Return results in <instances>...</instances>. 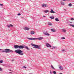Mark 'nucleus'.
<instances>
[{"mask_svg": "<svg viewBox=\"0 0 74 74\" xmlns=\"http://www.w3.org/2000/svg\"><path fill=\"white\" fill-rule=\"evenodd\" d=\"M59 68L60 69V70H63V68L61 66H60V67H59Z\"/></svg>", "mask_w": 74, "mask_h": 74, "instance_id": "16", "label": "nucleus"}, {"mask_svg": "<svg viewBox=\"0 0 74 74\" xmlns=\"http://www.w3.org/2000/svg\"><path fill=\"white\" fill-rule=\"evenodd\" d=\"M51 30L52 32H56V30L55 29H51Z\"/></svg>", "mask_w": 74, "mask_h": 74, "instance_id": "15", "label": "nucleus"}, {"mask_svg": "<svg viewBox=\"0 0 74 74\" xmlns=\"http://www.w3.org/2000/svg\"><path fill=\"white\" fill-rule=\"evenodd\" d=\"M0 5H1V6H3V4H0Z\"/></svg>", "mask_w": 74, "mask_h": 74, "instance_id": "32", "label": "nucleus"}, {"mask_svg": "<svg viewBox=\"0 0 74 74\" xmlns=\"http://www.w3.org/2000/svg\"><path fill=\"white\" fill-rule=\"evenodd\" d=\"M26 49H27V50H30V49H29V48H28V47H27V46L26 48H25Z\"/></svg>", "mask_w": 74, "mask_h": 74, "instance_id": "24", "label": "nucleus"}, {"mask_svg": "<svg viewBox=\"0 0 74 74\" xmlns=\"http://www.w3.org/2000/svg\"><path fill=\"white\" fill-rule=\"evenodd\" d=\"M71 21H74V19L73 18H71Z\"/></svg>", "mask_w": 74, "mask_h": 74, "instance_id": "29", "label": "nucleus"}, {"mask_svg": "<svg viewBox=\"0 0 74 74\" xmlns=\"http://www.w3.org/2000/svg\"><path fill=\"white\" fill-rule=\"evenodd\" d=\"M10 26H11V27H12L13 26V25H11V24H10Z\"/></svg>", "mask_w": 74, "mask_h": 74, "instance_id": "34", "label": "nucleus"}, {"mask_svg": "<svg viewBox=\"0 0 74 74\" xmlns=\"http://www.w3.org/2000/svg\"><path fill=\"white\" fill-rule=\"evenodd\" d=\"M29 28H28L27 27H25L24 28V30H29Z\"/></svg>", "mask_w": 74, "mask_h": 74, "instance_id": "14", "label": "nucleus"}, {"mask_svg": "<svg viewBox=\"0 0 74 74\" xmlns=\"http://www.w3.org/2000/svg\"><path fill=\"white\" fill-rule=\"evenodd\" d=\"M31 18H32V19H34V17H32Z\"/></svg>", "mask_w": 74, "mask_h": 74, "instance_id": "42", "label": "nucleus"}, {"mask_svg": "<svg viewBox=\"0 0 74 74\" xmlns=\"http://www.w3.org/2000/svg\"><path fill=\"white\" fill-rule=\"evenodd\" d=\"M69 25L71 26H72V27H74V25L70 24Z\"/></svg>", "mask_w": 74, "mask_h": 74, "instance_id": "23", "label": "nucleus"}, {"mask_svg": "<svg viewBox=\"0 0 74 74\" xmlns=\"http://www.w3.org/2000/svg\"><path fill=\"white\" fill-rule=\"evenodd\" d=\"M27 47V46H26L24 45L23 46V48H26Z\"/></svg>", "mask_w": 74, "mask_h": 74, "instance_id": "27", "label": "nucleus"}, {"mask_svg": "<svg viewBox=\"0 0 74 74\" xmlns=\"http://www.w3.org/2000/svg\"><path fill=\"white\" fill-rule=\"evenodd\" d=\"M43 39V37H39V38H36V40H42Z\"/></svg>", "mask_w": 74, "mask_h": 74, "instance_id": "8", "label": "nucleus"}, {"mask_svg": "<svg viewBox=\"0 0 74 74\" xmlns=\"http://www.w3.org/2000/svg\"><path fill=\"white\" fill-rule=\"evenodd\" d=\"M9 74H12V72H9Z\"/></svg>", "mask_w": 74, "mask_h": 74, "instance_id": "43", "label": "nucleus"}, {"mask_svg": "<svg viewBox=\"0 0 74 74\" xmlns=\"http://www.w3.org/2000/svg\"><path fill=\"white\" fill-rule=\"evenodd\" d=\"M8 27H10V25H7Z\"/></svg>", "mask_w": 74, "mask_h": 74, "instance_id": "33", "label": "nucleus"}, {"mask_svg": "<svg viewBox=\"0 0 74 74\" xmlns=\"http://www.w3.org/2000/svg\"><path fill=\"white\" fill-rule=\"evenodd\" d=\"M14 60H12V62H13Z\"/></svg>", "mask_w": 74, "mask_h": 74, "instance_id": "45", "label": "nucleus"}, {"mask_svg": "<svg viewBox=\"0 0 74 74\" xmlns=\"http://www.w3.org/2000/svg\"><path fill=\"white\" fill-rule=\"evenodd\" d=\"M27 39L29 40H36V38H27Z\"/></svg>", "mask_w": 74, "mask_h": 74, "instance_id": "7", "label": "nucleus"}, {"mask_svg": "<svg viewBox=\"0 0 74 74\" xmlns=\"http://www.w3.org/2000/svg\"><path fill=\"white\" fill-rule=\"evenodd\" d=\"M65 51V50L64 49L62 50V51L63 52H64V51Z\"/></svg>", "mask_w": 74, "mask_h": 74, "instance_id": "39", "label": "nucleus"}, {"mask_svg": "<svg viewBox=\"0 0 74 74\" xmlns=\"http://www.w3.org/2000/svg\"><path fill=\"white\" fill-rule=\"evenodd\" d=\"M17 15L18 16H19V15H21V14L20 13H18V14H17Z\"/></svg>", "mask_w": 74, "mask_h": 74, "instance_id": "30", "label": "nucleus"}, {"mask_svg": "<svg viewBox=\"0 0 74 74\" xmlns=\"http://www.w3.org/2000/svg\"><path fill=\"white\" fill-rule=\"evenodd\" d=\"M42 7L45 8V7H48V5L47 4H43L42 5Z\"/></svg>", "mask_w": 74, "mask_h": 74, "instance_id": "5", "label": "nucleus"}, {"mask_svg": "<svg viewBox=\"0 0 74 74\" xmlns=\"http://www.w3.org/2000/svg\"><path fill=\"white\" fill-rule=\"evenodd\" d=\"M51 68L53 70H55V69L54 68V67L52 65H51Z\"/></svg>", "mask_w": 74, "mask_h": 74, "instance_id": "21", "label": "nucleus"}, {"mask_svg": "<svg viewBox=\"0 0 74 74\" xmlns=\"http://www.w3.org/2000/svg\"><path fill=\"white\" fill-rule=\"evenodd\" d=\"M50 12L51 13H53V14H54V13H55V12L53 11V10L52 9L51 10V11H50Z\"/></svg>", "mask_w": 74, "mask_h": 74, "instance_id": "11", "label": "nucleus"}, {"mask_svg": "<svg viewBox=\"0 0 74 74\" xmlns=\"http://www.w3.org/2000/svg\"><path fill=\"white\" fill-rule=\"evenodd\" d=\"M62 0V1H67V0Z\"/></svg>", "mask_w": 74, "mask_h": 74, "instance_id": "40", "label": "nucleus"}, {"mask_svg": "<svg viewBox=\"0 0 74 74\" xmlns=\"http://www.w3.org/2000/svg\"><path fill=\"white\" fill-rule=\"evenodd\" d=\"M72 5L71 4V3H69V7H71V6Z\"/></svg>", "mask_w": 74, "mask_h": 74, "instance_id": "25", "label": "nucleus"}, {"mask_svg": "<svg viewBox=\"0 0 74 74\" xmlns=\"http://www.w3.org/2000/svg\"><path fill=\"white\" fill-rule=\"evenodd\" d=\"M55 48H56V47L53 46L52 49H55Z\"/></svg>", "mask_w": 74, "mask_h": 74, "instance_id": "26", "label": "nucleus"}, {"mask_svg": "<svg viewBox=\"0 0 74 74\" xmlns=\"http://www.w3.org/2000/svg\"><path fill=\"white\" fill-rule=\"evenodd\" d=\"M49 11L48 10H46L45 11H44V12L45 13H47V12H49Z\"/></svg>", "mask_w": 74, "mask_h": 74, "instance_id": "18", "label": "nucleus"}, {"mask_svg": "<svg viewBox=\"0 0 74 74\" xmlns=\"http://www.w3.org/2000/svg\"><path fill=\"white\" fill-rule=\"evenodd\" d=\"M3 52H5V53H10V52H13L14 51L12 50H11L8 49H6L5 50H3L1 51Z\"/></svg>", "mask_w": 74, "mask_h": 74, "instance_id": "1", "label": "nucleus"}, {"mask_svg": "<svg viewBox=\"0 0 74 74\" xmlns=\"http://www.w3.org/2000/svg\"><path fill=\"white\" fill-rule=\"evenodd\" d=\"M43 17H44V18H45V17H46V16H43Z\"/></svg>", "mask_w": 74, "mask_h": 74, "instance_id": "41", "label": "nucleus"}, {"mask_svg": "<svg viewBox=\"0 0 74 74\" xmlns=\"http://www.w3.org/2000/svg\"><path fill=\"white\" fill-rule=\"evenodd\" d=\"M62 31L63 32H66V30L64 29H62Z\"/></svg>", "mask_w": 74, "mask_h": 74, "instance_id": "22", "label": "nucleus"}, {"mask_svg": "<svg viewBox=\"0 0 74 74\" xmlns=\"http://www.w3.org/2000/svg\"><path fill=\"white\" fill-rule=\"evenodd\" d=\"M61 39H65V38H64V37H62L61 38Z\"/></svg>", "mask_w": 74, "mask_h": 74, "instance_id": "35", "label": "nucleus"}, {"mask_svg": "<svg viewBox=\"0 0 74 74\" xmlns=\"http://www.w3.org/2000/svg\"><path fill=\"white\" fill-rule=\"evenodd\" d=\"M3 61H0V63H3Z\"/></svg>", "mask_w": 74, "mask_h": 74, "instance_id": "36", "label": "nucleus"}, {"mask_svg": "<svg viewBox=\"0 0 74 74\" xmlns=\"http://www.w3.org/2000/svg\"><path fill=\"white\" fill-rule=\"evenodd\" d=\"M30 34H32V35L34 34V31H32L31 32Z\"/></svg>", "mask_w": 74, "mask_h": 74, "instance_id": "13", "label": "nucleus"}, {"mask_svg": "<svg viewBox=\"0 0 74 74\" xmlns=\"http://www.w3.org/2000/svg\"><path fill=\"white\" fill-rule=\"evenodd\" d=\"M50 18L51 19H54V17L53 16H51L50 17Z\"/></svg>", "mask_w": 74, "mask_h": 74, "instance_id": "20", "label": "nucleus"}, {"mask_svg": "<svg viewBox=\"0 0 74 74\" xmlns=\"http://www.w3.org/2000/svg\"><path fill=\"white\" fill-rule=\"evenodd\" d=\"M31 45L33 46V47H34V48H38V49H40V46L36 45L33 44H31Z\"/></svg>", "mask_w": 74, "mask_h": 74, "instance_id": "3", "label": "nucleus"}, {"mask_svg": "<svg viewBox=\"0 0 74 74\" xmlns=\"http://www.w3.org/2000/svg\"><path fill=\"white\" fill-rule=\"evenodd\" d=\"M18 48H19V49H23V45L19 46Z\"/></svg>", "mask_w": 74, "mask_h": 74, "instance_id": "9", "label": "nucleus"}, {"mask_svg": "<svg viewBox=\"0 0 74 74\" xmlns=\"http://www.w3.org/2000/svg\"><path fill=\"white\" fill-rule=\"evenodd\" d=\"M48 25H49V26H52V24L50 22H48Z\"/></svg>", "mask_w": 74, "mask_h": 74, "instance_id": "17", "label": "nucleus"}, {"mask_svg": "<svg viewBox=\"0 0 74 74\" xmlns=\"http://www.w3.org/2000/svg\"><path fill=\"white\" fill-rule=\"evenodd\" d=\"M50 74H52V71H50Z\"/></svg>", "mask_w": 74, "mask_h": 74, "instance_id": "31", "label": "nucleus"}, {"mask_svg": "<svg viewBox=\"0 0 74 74\" xmlns=\"http://www.w3.org/2000/svg\"><path fill=\"white\" fill-rule=\"evenodd\" d=\"M60 3H61V5H64V3L63 2L61 1L60 2Z\"/></svg>", "mask_w": 74, "mask_h": 74, "instance_id": "12", "label": "nucleus"}, {"mask_svg": "<svg viewBox=\"0 0 74 74\" xmlns=\"http://www.w3.org/2000/svg\"><path fill=\"white\" fill-rule=\"evenodd\" d=\"M53 74H56V71H53Z\"/></svg>", "mask_w": 74, "mask_h": 74, "instance_id": "28", "label": "nucleus"}, {"mask_svg": "<svg viewBox=\"0 0 74 74\" xmlns=\"http://www.w3.org/2000/svg\"><path fill=\"white\" fill-rule=\"evenodd\" d=\"M23 69H24V68H25H25H26V67H25V66H23Z\"/></svg>", "mask_w": 74, "mask_h": 74, "instance_id": "37", "label": "nucleus"}, {"mask_svg": "<svg viewBox=\"0 0 74 74\" xmlns=\"http://www.w3.org/2000/svg\"><path fill=\"white\" fill-rule=\"evenodd\" d=\"M60 74H63V73H60Z\"/></svg>", "mask_w": 74, "mask_h": 74, "instance_id": "46", "label": "nucleus"}, {"mask_svg": "<svg viewBox=\"0 0 74 74\" xmlns=\"http://www.w3.org/2000/svg\"><path fill=\"white\" fill-rule=\"evenodd\" d=\"M43 34L45 36H50V34H48V33L47 31H45L43 32Z\"/></svg>", "mask_w": 74, "mask_h": 74, "instance_id": "4", "label": "nucleus"}, {"mask_svg": "<svg viewBox=\"0 0 74 74\" xmlns=\"http://www.w3.org/2000/svg\"><path fill=\"white\" fill-rule=\"evenodd\" d=\"M0 71H2V69L1 68H0Z\"/></svg>", "mask_w": 74, "mask_h": 74, "instance_id": "38", "label": "nucleus"}, {"mask_svg": "<svg viewBox=\"0 0 74 74\" xmlns=\"http://www.w3.org/2000/svg\"><path fill=\"white\" fill-rule=\"evenodd\" d=\"M29 74H32V73H30Z\"/></svg>", "mask_w": 74, "mask_h": 74, "instance_id": "49", "label": "nucleus"}, {"mask_svg": "<svg viewBox=\"0 0 74 74\" xmlns=\"http://www.w3.org/2000/svg\"><path fill=\"white\" fill-rule=\"evenodd\" d=\"M15 52L17 53H18L20 55H23V53H22L23 52V51L20 49L16 50L15 51Z\"/></svg>", "mask_w": 74, "mask_h": 74, "instance_id": "2", "label": "nucleus"}, {"mask_svg": "<svg viewBox=\"0 0 74 74\" xmlns=\"http://www.w3.org/2000/svg\"><path fill=\"white\" fill-rule=\"evenodd\" d=\"M69 23H72L71 22H69Z\"/></svg>", "mask_w": 74, "mask_h": 74, "instance_id": "44", "label": "nucleus"}, {"mask_svg": "<svg viewBox=\"0 0 74 74\" xmlns=\"http://www.w3.org/2000/svg\"><path fill=\"white\" fill-rule=\"evenodd\" d=\"M1 50H2V49H0V51H1Z\"/></svg>", "mask_w": 74, "mask_h": 74, "instance_id": "47", "label": "nucleus"}, {"mask_svg": "<svg viewBox=\"0 0 74 74\" xmlns=\"http://www.w3.org/2000/svg\"><path fill=\"white\" fill-rule=\"evenodd\" d=\"M46 44V45L47 47H50V48H51V47L50 45L49 44V43H45Z\"/></svg>", "mask_w": 74, "mask_h": 74, "instance_id": "6", "label": "nucleus"}, {"mask_svg": "<svg viewBox=\"0 0 74 74\" xmlns=\"http://www.w3.org/2000/svg\"><path fill=\"white\" fill-rule=\"evenodd\" d=\"M55 20L57 22H58V21H59V19L58 18H55Z\"/></svg>", "mask_w": 74, "mask_h": 74, "instance_id": "19", "label": "nucleus"}, {"mask_svg": "<svg viewBox=\"0 0 74 74\" xmlns=\"http://www.w3.org/2000/svg\"><path fill=\"white\" fill-rule=\"evenodd\" d=\"M14 48L15 49H16V48H19V45H14Z\"/></svg>", "mask_w": 74, "mask_h": 74, "instance_id": "10", "label": "nucleus"}, {"mask_svg": "<svg viewBox=\"0 0 74 74\" xmlns=\"http://www.w3.org/2000/svg\"><path fill=\"white\" fill-rule=\"evenodd\" d=\"M10 71H11V69H10Z\"/></svg>", "mask_w": 74, "mask_h": 74, "instance_id": "48", "label": "nucleus"}]
</instances>
